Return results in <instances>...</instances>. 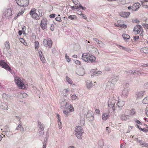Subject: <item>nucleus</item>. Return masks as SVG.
<instances>
[{
    "label": "nucleus",
    "instance_id": "1",
    "mask_svg": "<svg viewBox=\"0 0 148 148\" xmlns=\"http://www.w3.org/2000/svg\"><path fill=\"white\" fill-rule=\"evenodd\" d=\"M82 59L88 63H92L95 60V57L92 55L86 53H84L82 56Z\"/></svg>",
    "mask_w": 148,
    "mask_h": 148
},
{
    "label": "nucleus",
    "instance_id": "2",
    "mask_svg": "<svg viewBox=\"0 0 148 148\" xmlns=\"http://www.w3.org/2000/svg\"><path fill=\"white\" fill-rule=\"evenodd\" d=\"M14 78L15 83L19 88L24 89L27 88V85L24 84V80H22L20 78L17 77H15Z\"/></svg>",
    "mask_w": 148,
    "mask_h": 148
},
{
    "label": "nucleus",
    "instance_id": "3",
    "mask_svg": "<svg viewBox=\"0 0 148 148\" xmlns=\"http://www.w3.org/2000/svg\"><path fill=\"white\" fill-rule=\"evenodd\" d=\"M75 135L79 139H81L82 137V134L84 131L83 128L81 126H76L75 130Z\"/></svg>",
    "mask_w": 148,
    "mask_h": 148
},
{
    "label": "nucleus",
    "instance_id": "4",
    "mask_svg": "<svg viewBox=\"0 0 148 148\" xmlns=\"http://www.w3.org/2000/svg\"><path fill=\"white\" fill-rule=\"evenodd\" d=\"M16 1L18 5L22 7H27L29 5V0H16Z\"/></svg>",
    "mask_w": 148,
    "mask_h": 148
},
{
    "label": "nucleus",
    "instance_id": "5",
    "mask_svg": "<svg viewBox=\"0 0 148 148\" xmlns=\"http://www.w3.org/2000/svg\"><path fill=\"white\" fill-rule=\"evenodd\" d=\"M43 44L45 47L50 48L52 47L53 42L50 38H48L44 40Z\"/></svg>",
    "mask_w": 148,
    "mask_h": 148
},
{
    "label": "nucleus",
    "instance_id": "6",
    "mask_svg": "<svg viewBox=\"0 0 148 148\" xmlns=\"http://www.w3.org/2000/svg\"><path fill=\"white\" fill-rule=\"evenodd\" d=\"M47 20L46 18H43L42 19L40 23V27L43 30H45L47 28Z\"/></svg>",
    "mask_w": 148,
    "mask_h": 148
},
{
    "label": "nucleus",
    "instance_id": "7",
    "mask_svg": "<svg viewBox=\"0 0 148 148\" xmlns=\"http://www.w3.org/2000/svg\"><path fill=\"white\" fill-rule=\"evenodd\" d=\"M136 112L134 108L131 109L130 110L127 109L125 110L124 111V113L129 115L130 117V116H132L135 115Z\"/></svg>",
    "mask_w": 148,
    "mask_h": 148
},
{
    "label": "nucleus",
    "instance_id": "8",
    "mask_svg": "<svg viewBox=\"0 0 148 148\" xmlns=\"http://www.w3.org/2000/svg\"><path fill=\"white\" fill-rule=\"evenodd\" d=\"M0 65L3 68L9 71H10L11 69L8 64L4 60L0 61Z\"/></svg>",
    "mask_w": 148,
    "mask_h": 148
},
{
    "label": "nucleus",
    "instance_id": "9",
    "mask_svg": "<svg viewBox=\"0 0 148 148\" xmlns=\"http://www.w3.org/2000/svg\"><path fill=\"white\" fill-rule=\"evenodd\" d=\"M143 29L142 27L139 25H136L134 28V32L135 34H139Z\"/></svg>",
    "mask_w": 148,
    "mask_h": 148
},
{
    "label": "nucleus",
    "instance_id": "10",
    "mask_svg": "<svg viewBox=\"0 0 148 148\" xmlns=\"http://www.w3.org/2000/svg\"><path fill=\"white\" fill-rule=\"evenodd\" d=\"M86 117L87 119L89 121L93 120L94 116L93 112L90 110L86 114Z\"/></svg>",
    "mask_w": 148,
    "mask_h": 148
},
{
    "label": "nucleus",
    "instance_id": "11",
    "mask_svg": "<svg viewBox=\"0 0 148 148\" xmlns=\"http://www.w3.org/2000/svg\"><path fill=\"white\" fill-rule=\"evenodd\" d=\"M129 115L125 114L124 113L121 114L120 118L122 121H126L127 120L130 119Z\"/></svg>",
    "mask_w": 148,
    "mask_h": 148
},
{
    "label": "nucleus",
    "instance_id": "12",
    "mask_svg": "<svg viewBox=\"0 0 148 148\" xmlns=\"http://www.w3.org/2000/svg\"><path fill=\"white\" fill-rule=\"evenodd\" d=\"M65 107L68 110H69L70 112H73L74 110V108L72 105L66 102L65 104Z\"/></svg>",
    "mask_w": 148,
    "mask_h": 148
},
{
    "label": "nucleus",
    "instance_id": "13",
    "mask_svg": "<svg viewBox=\"0 0 148 148\" xmlns=\"http://www.w3.org/2000/svg\"><path fill=\"white\" fill-rule=\"evenodd\" d=\"M130 13L129 12H122L120 13V15L121 17L124 18H127L130 15Z\"/></svg>",
    "mask_w": 148,
    "mask_h": 148
},
{
    "label": "nucleus",
    "instance_id": "14",
    "mask_svg": "<svg viewBox=\"0 0 148 148\" xmlns=\"http://www.w3.org/2000/svg\"><path fill=\"white\" fill-rule=\"evenodd\" d=\"M140 4L138 3H135L132 7V10L133 11H136L140 7Z\"/></svg>",
    "mask_w": 148,
    "mask_h": 148
},
{
    "label": "nucleus",
    "instance_id": "15",
    "mask_svg": "<svg viewBox=\"0 0 148 148\" xmlns=\"http://www.w3.org/2000/svg\"><path fill=\"white\" fill-rule=\"evenodd\" d=\"M77 73L80 76H83L85 73L84 69L83 68L78 69L77 71Z\"/></svg>",
    "mask_w": 148,
    "mask_h": 148
},
{
    "label": "nucleus",
    "instance_id": "16",
    "mask_svg": "<svg viewBox=\"0 0 148 148\" xmlns=\"http://www.w3.org/2000/svg\"><path fill=\"white\" fill-rule=\"evenodd\" d=\"M122 36L125 41H128V40L130 38V36L126 33L122 34Z\"/></svg>",
    "mask_w": 148,
    "mask_h": 148
},
{
    "label": "nucleus",
    "instance_id": "17",
    "mask_svg": "<svg viewBox=\"0 0 148 148\" xmlns=\"http://www.w3.org/2000/svg\"><path fill=\"white\" fill-rule=\"evenodd\" d=\"M102 119L103 120L106 121L108 119L109 117V113H105L103 114L102 115Z\"/></svg>",
    "mask_w": 148,
    "mask_h": 148
},
{
    "label": "nucleus",
    "instance_id": "18",
    "mask_svg": "<svg viewBox=\"0 0 148 148\" xmlns=\"http://www.w3.org/2000/svg\"><path fill=\"white\" fill-rule=\"evenodd\" d=\"M132 72L133 75H138L141 76L145 75V73L143 72L137 71H135L134 72L133 71Z\"/></svg>",
    "mask_w": 148,
    "mask_h": 148
},
{
    "label": "nucleus",
    "instance_id": "19",
    "mask_svg": "<svg viewBox=\"0 0 148 148\" xmlns=\"http://www.w3.org/2000/svg\"><path fill=\"white\" fill-rule=\"evenodd\" d=\"M140 52L142 53H148V48L144 47L140 49Z\"/></svg>",
    "mask_w": 148,
    "mask_h": 148
},
{
    "label": "nucleus",
    "instance_id": "20",
    "mask_svg": "<svg viewBox=\"0 0 148 148\" xmlns=\"http://www.w3.org/2000/svg\"><path fill=\"white\" fill-rule=\"evenodd\" d=\"M1 108L3 110H8V106L6 104L2 103L1 106Z\"/></svg>",
    "mask_w": 148,
    "mask_h": 148
},
{
    "label": "nucleus",
    "instance_id": "21",
    "mask_svg": "<svg viewBox=\"0 0 148 148\" xmlns=\"http://www.w3.org/2000/svg\"><path fill=\"white\" fill-rule=\"evenodd\" d=\"M66 80L70 84H73V85L75 86V84H73V82L71 79L69 78L68 77H66Z\"/></svg>",
    "mask_w": 148,
    "mask_h": 148
},
{
    "label": "nucleus",
    "instance_id": "22",
    "mask_svg": "<svg viewBox=\"0 0 148 148\" xmlns=\"http://www.w3.org/2000/svg\"><path fill=\"white\" fill-rule=\"evenodd\" d=\"M24 12V10H21L18 13V14L16 16L14 17V19L15 20L19 16L21 15Z\"/></svg>",
    "mask_w": 148,
    "mask_h": 148
},
{
    "label": "nucleus",
    "instance_id": "23",
    "mask_svg": "<svg viewBox=\"0 0 148 148\" xmlns=\"http://www.w3.org/2000/svg\"><path fill=\"white\" fill-rule=\"evenodd\" d=\"M33 19L36 20H39L40 19L39 16L36 13H35L32 16Z\"/></svg>",
    "mask_w": 148,
    "mask_h": 148
},
{
    "label": "nucleus",
    "instance_id": "24",
    "mask_svg": "<svg viewBox=\"0 0 148 148\" xmlns=\"http://www.w3.org/2000/svg\"><path fill=\"white\" fill-rule=\"evenodd\" d=\"M5 46L7 49H9L10 48V43L8 41H7L5 43Z\"/></svg>",
    "mask_w": 148,
    "mask_h": 148
},
{
    "label": "nucleus",
    "instance_id": "25",
    "mask_svg": "<svg viewBox=\"0 0 148 148\" xmlns=\"http://www.w3.org/2000/svg\"><path fill=\"white\" fill-rule=\"evenodd\" d=\"M138 143L141 145L145 147H147V144L143 142L141 140H138Z\"/></svg>",
    "mask_w": 148,
    "mask_h": 148
},
{
    "label": "nucleus",
    "instance_id": "26",
    "mask_svg": "<svg viewBox=\"0 0 148 148\" xmlns=\"http://www.w3.org/2000/svg\"><path fill=\"white\" fill-rule=\"evenodd\" d=\"M128 91L126 90H124L122 92L123 95L127 97L128 95Z\"/></svg>",
    "mask_w": 148,
    "mask_h": 148
},
{
    "label": "nucleus",
    "instance_id": "27",
    "mask_svg": "<svg viewBox=\"0 0 148 148\" xmlns=\"http://www.w3.org/2000/svg\"><path fill=\"white\" fill-rule=\"evenodd\" d=\"M35 13H36V9L34 8L32 9L29 12L30 15L32 16Z\"/></svg>",
    "mask_w": 148,
    "mask_h": 148
},
{
    "label": "nucleus",
    "instance_id": "28",
    "mask_svg": "<svg viewBox=\"0 0 148 148\" xmlns=\"http://www.w3.org/2000/svg\"><path fill=\"white\" fill-rule=\"evenodd\" d=\"M68 18L71 20L75 19L77 18L76 16L75 15H70L68 16Z\"/></svg>",
    "mask_w": 148,
    "mask_h": 148
},
{
    "label": "nucleus",
    "instance_id": "29",
    "mask_svg": "<svg viewBox=\"0 0 148 148\" xmlns=\"http://www.w3.org/2000/svg\"><path fill=\"white\" fill-rule=\"evenodd\" d=\"M34 46L35 49H38L39 47V43L38 41H36L35 42Z\"/></svg>",
    "mask_w": 148,
    "mask_h": 148
},
{
    "label": "nucleus",
    "instance_id": "30",
    "mask_svg": "<svg viewBox=\"0 0 148 148\" xmlns=\"http://www.w3.org/2000/svg\"><path fill=\"white\" fill-rule=\"evenodd\" d=\"M144 94V92L141 91L138 94V97H142Z\"/></svg>",
    "mask_w": 148,
    "mask_h": 148
},
{
    "label": "nucleus",
    "instance_id": "31",
    "mask_svg": "<svg viewBox=\"0 0 148 148\" xmlns=\"http://www.w3.org/2000/svg\"><path fill=\"white\" fill-rule=\"evenodd\" d=\"M20 41L22 43H23L24 45H27V42L25 41V40H24L23 38H20Z\"/></svg>",
    "mask_w": 148,
    "mask_h": 148
},
{
    "label": "nucleus",
    "instance_id": "32",
    "mask_svg": "<svg viewBox=\"0 0 148 148\" xmlns=\"http://www.w3.org/2000/svg\"><path fill=\"white\" fill-rule=\"evenodd\" d=\"M63 113L65 114V116L66 117H67L70 114V112H69L67 111H66V110H64Z\"/></svg>",
    "mask_w": 148,
    "mask_h": 148
},
{
    "label": "nucleus",
    "instance_id": "33",
    "mask_svg": "<svg viewBox=\"0 0 148 148\" xmlns=\"http://www.w3.org/2000/svg\"><path fill=\"white\" fill-rule=\"evenodd\" d=\"M143 102L145 104L148 103V97L145 98L143 101Z\"/></svg>",
    "mask_w": 148,
    "mask_h": 148
},
{
    "label": "nucleus",
    "instance_id": "34",
    "mask_svg": "<svg viewBox=\"0 0 148 148\" xmlns=\"http://www.w3.org/2000/svg\"><path fill=\"white\" fill-rule=\"evenodd\" d=\"M87 87L88 88H91L92 85V84L90 82H87L86 83Z\"/></svg>",
    "mask_w": 148,
    "mask_h": 148
},
{
    "label": "nucleus",
    "instance_id": "35",
    "mask_svg": "<svg viewBox=\"0 0 148 148\" xmlns=\"http://www.w3.org/2000/svg\"><path fill=\"white\" fill-rule=\"evenodd\" d=\"M40 58L41 61H42V63H45V62L46 60L45 58L44 57V56H41V57H40Z\"/></svg>",
    "mask_w": 148,
    "mask_h": 148
},
{
    "label": "nucleus",
    "instance_id": "36",
    "mask_svg": "<svg viewBox=\"0 0 148 148\" xmlns=\"http://www.w3.org/2000/svg\"><path fill=\"white\" fill-rule=\"evenodd\" d=\"M65 57L66 60L68 62H69L71 61V58H69V57L67 55L66 53L65 54Z\"/></svg>",
    "mask_w": 148,
    "mask_h": 148
},
{
    "label": "nucleus",
    "instance_id": "37",
    "mask_svg": "<svg viewBox=\"0 0 148 148\" xmlns=\"http://www.w3.org/2000/svg\"><path fill=\"white\" fill-rule=\"evenodd\" d=\"M3 98V99H7L8 97V95L5 93H3L2 94V95Z\"/></svg>",
    "mask_w": 148,
    "mask_h": 148
},
{
    "label": "nucleus",
    "instance_id": "38",
    "mask_svg": "<svg viewBox=\"0 0 148 148\" xmlns=\"http://www.w3.org/2000/svg\"><path fill=\"white\" fill-rule=\"evenodd\" d=\"M77 98V97L75 95H73L71 96V99L72 100H75Z\"/></svg>",
    "mask_w": 148,
    "mask_h": 148
},
{
    "label": "nucleus",
    "instance_id": "39",
    "mask_svg": "<svg viewBox=\"0 0 148 148\" xmlns=\"http://www.w3.org/2000/svg\"><path fill=\"white\" fill-rule=\"evenodd\" d=\"M56 117L58 119V121L60 122L61 121V118L60 115L57 113H56Z\"/></svg>",
    "mask_w": 148,
    "mask_h": 148
},
{
    "label": "nucleus",
    "instance_id": "40",
    "mask_svg": "<svg viewBox=\"0 0 148 148\" xmlns=\"http://www.w3.org/2000/svg\"><path fill=\"white\" fill-rule=\"evenodd\" d=\"M23 129V127L22 126V125L21 124H19L18 127H16V129L17 130H19L21 129Z\"/></svg>",
    "mask_w": 148,
    "mask_h": 148
},
{
    "label": "nucleus",
    "instance_id": "41",
    "mask_svg": "<svg viewBox=\"0 0 148 148\" xmlns=\"http://www.w3.org/2000/svg\"><path fill=\"white\" fill-rule=\"evenodd\" d=\"M75 63L76 64L78 65H80L81 64L80 61L77 60H75Z\"/></svg>",
    "mask_w": 148,
    "mask_h": 148
},
{
    "label": "nucleus",
    "instance_id": "42",
    "mask_svg": "<svg viewBox=\"0 0 148 148\" xmlns=\"http://www.w3.org/2000/svg\"><path fill=\"white\" fill-rule=\"evenodd\" d=\"M55 20L58 21L60 22L61 21V18L60 17H57L55 18Z\"/></svg>",
    "mask_w": 148,
    "mask_h": 148
},
{
    "label": "nucleus",
    "instance_id": "43",
    "mask_svg": "<svg viewBox=\"0 0 148 148\" xmlns=\"http://www.w3.org/2000/svg\"><path fill=\"white\" fill-rule=\"evenodd\" d=\"M38 53L39 55L40 58L41 57V56H43V55L42 54V52L40 50H39L38 51Z\"/></svg>",
    "mask_w": 148,
    "mask_h": 148
},
{
    "label": "nucleus",
    "instance_id": "44",
    "mask_svg": "<svg viewBox=\"0 0 148 148\" xmlns=\"http://www.w3.org/2000/svg\"><path fill=\"white\" fill-rule=\"evenodd\" d=\"M79 8L78 6H73L71 7V9L73 10H74L75 9H78Z\"/></svg>",
    "mask_w": 148,
    "mask_h": 148
},
{
    "label": "nucleus",
    "instance_id": "45",
    "mask_svg": "<svg viewBox=\"0 0 148 148\" xmlns=\"http://www.w3.org/2000/svg\"><path fill=\"white\" fill-rule=\"evenodd\" d=\"M98 44H99V45L100 47L103 46L104 44L101 41H99L98 42Z\"/></svg>",
    "mask_w": 148,
    "mask_h": 148
},
{
    "label": "nucleus",
    "instance_id": "46",
    "mask_svg": "<svg viewBox=\"0 0 148 148\" xmlns=\"http://www.w3.org/2000/svg\"><path fill=\"white\" fill-rule=\"evenodd\" d=\"M58 124L59 126L58 127L59 128L61 129L62 127L61 122H60H60L58 121Z\"/></svg>",
    "mask_w": 148,
    "mask_h": 148
},
{
    "label": "nucleus",
    "instance_id": "47",
    "mask_svg": "<svg viewBox=\"0 0 148 148\" xmlns=\"http://www.w3.org/2000/svg\"><path fill=\"white\" fill-rule=\"evenodd\" d=\"M145 112L147 116L148 117V105H147L146 108L145 110Z\"/></svg>",
    "mask_w": 148,
    "mask_h": 148
},
{
    "label": "nucleus",
    "instance_id": "48",
    "mask_svg": "<svg viewBox=\"0 0 148 148\" xmlns=\"http://www.w3.org/2000/svg\"><path fill=\"white\" fill-rule=\"evenodd\" d=\"M50 29L52 31H53L54 29V26L53 24H52L51 25Z\"/></svg>",
    "mask_w": 148,
    "mask_h": 148
},
{
    "label": "nucleus",
    "instance_id": "49",
    "mask_svg": "<svg viewBox=\"0 0 148 148\" xmlns=\"http://www.w3.org/2000/svg\"><path fill=\"white\" fill-rule=\"evenodd\" d=\"M73 3L75 4V5H77L78 4V0H71Z\"/></svg>",
    "mask_w": 148,
    "mask_h": 148
},
{
    "label": "nucleus",
    "instance_id": "50",
    "mask_svg": "<svg viewBox=\"0 0 148 148\" xmlns=\"http://www.w3.org/2000/svg\"><path fill=\"white\" fill-rule=\"evenodd\" d=\"M139 38V36H136L134 37V40L135 41H136Z\"/></svg>",
    "mask_w": 148,
    "mask_h": 148
},
{
    "label": "nucleus",
    "instance_id": "51",
    "mask_svg": "<svg viewBox=\"0 0 148 148\" xmlns=\"http://www.w3.org/2000/svg\"><path fill=\"white\" fill-rule=\"evenodd\" d=\"M47 142L45 141L43 144V148H46Z\"/></svg>",
    "mask_w": 148,
    "mask_h": 148
},
{
    "label": "nucleus",
    "instance_id": "52",
    "mask_svg": "<svg viewBox=\"0 0 148 148\" xmlns=\"http://www.w3.org/2000/svg\"><path fill=\"white\" fill-rule=\"evenodd\" d=\"M143 26L144 28L147 29L148 30V24H145L144 25H143Z\"/></svg>",
    "mask_w": 148,
    "mask_h": 148
},
{
    "label": "nucleus",
    "instance_id": "53",
    "mask_svg": "<svg viewBox=\"0 0 148 148\" xmlns=\"http://www.w3.org/2000/svg\"><path fill=\"white\" fill-rule=\"evenodd\" d=\"M143 132H147L148 131V130L146 129L145 128H143L140 129Z\"/></svg>",
    "mask_w": 148,
    "mask_h": 148
},
{
    "label": "nucleus",
    "instance_id": "54",
    "mask_svg": "<svg viewBox=\"0 0 148 148\" xmlns=\"http://www.w3.org/2000/svg\"><path fill=\"white\" fill-rule=\"evenodd\" d=\"M142 5H143V6L145 8H148V5H144L143 4V2H142Z\"/></svg>",
    "mask_w": 148,
    "mask_h": 148
},
{
    "label": "nucleus",
    "instance_id": "55",
    "mask_svg": "<svg viewBox=\"0 0 148 148\" xmlns=\"http://www.w3.org/2000/svg\"><path fill=\"white\" fill-rule=\"evenodd\" d=\"M95 112L96 114H99V113H100L99 110L98 109H96V110H95Z\"/></svg>",
    "mask_w": 148,
    "mask_h": 148
},
{
    "label": "nucleus",
    "instance_id": "56",
    "mask_svg": "<svg viewBox=\"0 0 148 148\" xmlns=\"http://www.w3.org/2000/svg\"><path fill=\"white\" fill-rule=\"evenodd\" d=\"M39 128L40 129L41 131H42L44 129V127L43 125L40 126Z\"/></svg>",
    "mask_w": 148,
    "mask_h": 148
},
{
    "label": "nucleus",
    "instance_id": "57",
    "mask_svg": "<svg viewBox=\"0 0 148 148\" xmlns=\"http://www.w3.org/2000/svg\"><path fill=\"white\" fill-rule=\"evenodd\" d=\"M81 15L82 16V17L83 18H84L85 19L87 20V18L86 17V16L85 14H82Z\"/></svg>",
    "mask_w": 148,
    "mask_h": 148
},
{
    "label": "nucleus",
    "instance_id": "58",
    "mask_svg": "<svg viewBox=\"0 0 148 148\" xmlns=\"http://www.w3.org/2000/svg\"><path fill=\"white\" fill-rule=\"evenodd\" d=\"M78 7H79V8H82L83 10H85L86 9V8L82 6L81 5H80L78 6Z\"/></svg>",
    "mask_w": 148,
    "mask_h": 148
},
{
    "label": "nucleus",
    "instance_id": "59",
    "mask_svg": "<svg viewBox=\"0 0 148 148\" xmlns=\"http://www.w3.org/2000/svg\"><path fill=\"white\" fill-rule=\"evenodd\" d=\"M55 14H52L50 15V17L51 18H54L55 17Z\"/></svg>",
    "mask_w": 148,
    "mask_h": 148
},
{
    "label": "nucleus",
    "instance_id": "60",
    "mask_svg": "<svg viewBox=\"0 0 148 148\" xmlns=\"http://www.w3.org/2000/svg\"><path fill=\"white\" fill-rule=\"evenodd\" d=\"M69 91V89L68 88L65 89H64L63 92L65 93H67Z\"/></svg>",
    "mask_w": 148,
    "mask_h": 148
},
{
    "label": "nucleus",
    "instance_id": "61",
    "mask_svg": "<svg viewBox=\"0 0 148 148\" xmlns=\"http://www.w3.org/2000/svg\"><path fill=\"white\" fill-rule=\"evenodd\" d=\"M106 130L107 131L108 133H109L110 132V129L108 127H106Z\"/></svg>",
    "mask_w": 148,
    "mask_h": 148
},
{
    "label": "nucleus",
    "instance_id": "62",
    "mask_svg": "<svg viewBox=\"0 0 148 148\" xmlns=\"http://www.w3.org/2000/svg\"><path fill=\"white\" fill-rule=\"evenodd\" d=\"M77 13L79 15H81L82 14V12L81 11H78L77 12Z\"/></svg>",
    "mask_w": 148,
    "mask_h": 148
},
{
    "label": "nucleus",
    "instance_id": "63",
    "mask_svg": "<svg viewBox=\"0 0 148 148\" xmlns=\"http://www.w3.org/2000/svg\"><path fill=\"white\" fill-rule=\"evenodd\" d=\"M144 86L145 88H148V82L145 83Z\"/></svg>",
    "mask_w": 148,
    "mask_h": 148
},
{
    "label": "nucleus",
    "instance_id": "64",
    "mask_svg": "<svg viewBox=\"0 0 148 148\" xmlns=\"http://www.w3.org/2000/svg\"><path fill=\"white\" fill-rule=\"evenodd\" d=\"M122 28H126L127 27V26L125 25H123L121 26Z\"/></svg>",
    "mask_w": 148,
    "mask_h": 148
}]
</instances>
